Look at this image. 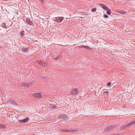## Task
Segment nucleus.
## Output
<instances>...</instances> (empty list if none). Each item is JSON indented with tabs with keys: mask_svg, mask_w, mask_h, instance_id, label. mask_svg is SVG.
<instances>
[{
	"mask_svg": "<svg viewBox=\"0 0 135 135\" xmlns=\"http://www.w3.org/2000/svg\"><path fill=\"white\" fill-rule=\"evenodd\" d=\"M80 90L78 88H74L71 91V94L76 95L79 93L80 92Z\"/></svg>",
	"mask_w": 135,
	"mask_h": 135,
	"instance_id": "1",
	"label": "nucleus"
},
{
	"mask_svg": "<svg viewBox=\"0 0 135 135\" xmlns=\"http://www.w3.org/2000/svg\"><path fill=\"white\" fill-rule=\"evenodd\" d=\"M29 120V118L28 117H26L25 119H19L18 120V122L19 123H26L28 122Z\"/></svg>",
	"mask_w": 135,
	"mask_h": 135,
	"instance_id": "2",
	"label": "nucleus"
},
{
	"mask_svg": "<svg viewBox=\"0 0 135 135\" xmlns=\"http://www.w3.org/2000/svg\"><path fill=\"white\" fill-rule=\"evenodd\" d=\"M33 96L35 98H42L44 97V95L39 93H34Z\"/></svg>",
	"mask_w": 135,
	"mask_h": 135,
	"instance_id": "3",
	"label": "nucleus"
},
{
	"mask_svg": "<svg viewBox=\"0 0 135 135\" xmlns=\"http://www.w3.org/2000/svg\"><path fill=\"white\" fill-rule=\"evenodd\" d=\"M57 20V21L58 22H60L64 20V17H58L55 18Z\"/></svg>",
	"mask_w": 135,
	"mask_h": 135,
	"instance_id": "4",
	"label": "nucleus"
},
{
	"mask_svg": "<svg viewBox=\"0 0 135 135\" xmlns=\"http://www.w3.org/2000/svg\"><path fill=\"white\" fill-rule=\"evenodd\" d=\"M29 48H25L24 47L22 48L21 50L23 53H27L29 50Z\"/></svg>",
	"mask_w": 135,
	"mask_h": 135,
	"instance_id": "5",
	"label": "nucleus"
},
{
	"mask_svg": "<svg viewBox=\"0 0 135 135\" xmlns=\"http://www.w3.org/2000/svg\"><path fill=\"white\" fill-rule=\"evenodd\" d=\"M63 132H77L78 131V130L76 129H73L70 128L68 130L65 129L63 130Z\"/></svg>",
	"mask_w": 135,
	"mask_h": 135,
	"instance_id": "6",
	"label": "nucleus"
},
{
	"mask_svg": "<svg viewBox=\"0 0 135 135\" xmlns=\"http://www.w3.org/2000/svg\"><path fill=\"white\" fill-rule=\"evenodd\" d=\"M60 117L62 119L66 120L68 118V117L66 115L61 114L60 115Z\"/></svg>",
	"mask_w": 135,
	"mask_h": 135,
	"instance_id": "7",
	"label": "nucleus"
},
{
	"mask_svg": "<svg viewBox=\"0 0 135 135\" xmlns=\"http://www.w3.org/2000/svg\"><path fill=\"white\" fill-rule=\"evenodd\" d=\"M38 64L44 67L45 66V62H43L42 61H39L38 62Z\"/></svg>",
	"mask_w": 135,
	"mask_h": 135,
	"instance_id": "8",
	"label": "nucleus"
},
{
	"mask_svg": "<svg viewBox=\"0 0 135 135\" xmlns=\"http://www.w3.org/2000/svg\"><path fill=\"white\" fill-rule=\"evenodd\" d=\"M128 127H129L128 124L125 126H122L120 128V130H121L122 129H128Z\"/></svg>",
	"mask_w": 135,
	"mask_h": 135,
	"instance_id": "9",
	"label": "nucleus"
},
{
	"mask_svg": "<svg viewBox=\"0 0 135 135\" xmlns=\"http://www.w3.org/2000/svg\"><path fill=\"white\" fill-rule=\"evenodd\" d=\"M135 124V121H133L132 122H131L129 123L128 125V127L130 126H132L133 124Z\"/></svg>",
	"mask_w": 135,
	"mask_h": 135,
	"instance_id": "10",
	"label": "nucleus"
},
{
	"mask_svg": "<svg viewBox=\"0 0 135 135\" xmlns=\"http://www.w3.org/2000/svg\"><path fill=\"white\" fill-rule=\"evenodd\" d=\"M6 127V126L3 124H0V128H5Z\"/></svg>",
	"mask_w": 135,
	"mask_h": 135,
	"instance_id": "11",
	"label": "nucleus"
},
{
	"mask_svg": "<svg viewBox=\"0 0 135 135\" xmlns=\"http://www.w3.org/2000/svg\"><path fill=\"white\" fill-rule=\"evenodd\" d=\"M26 83L25 82H21L20 83V85L22 86H26Z\"/></svg>",
	"mask_w": 135,
	"mask_h": 135,
	"instance_id": "12",
	"label": "nucleus"
},
{
	"mask_svg": "<svg viewBox=\"0 0 135 135\" xmlns=\"http://www.w3.org/2000/svg\"><path fill=\"white\" fill-rule=\"evenodd\" d=\"M1 26L4 28H7V27L6 26V24L5 23H2L1 24Z\"/></svg>",
	"mask_w": 135,
	"mask_h": 135,
	"instance_id": "13",
	"label": "nucleus"
},
{
	"mask_svg": "<svg viewBox=\"0 0 135 135\" xmlns=\"http://www.w3.org/2000/svg\"><path fill=\"white\" fill-rule=\"evenodd\" d=\"M24 31L23 30H22L20 32V35L22 37H23V36L25 35V34L24 33Z\"/></svg>",
	"mask_w": 135,
	"mask_h": 135,
	"instance_id": "14",
	"label": "nucleus"
},
{
	"mask_svg": "<svg viewBox=\"0 0 135 135\" xmlns=\"http://www.w3.org/2000/svg\"><path fill=\"white\" fill-rule=\"evenodd\" d=\"M26 22L27 23H29L30 24H31V22L29 18H27L26 19Z\"/></svg>",
	"mask_w": 135,
	"mask_h": 135,
	"instance_id": "15",
	"label": "nucleus"
},
{
	"mask_svg": "<svg viewBox=\"0 0 135 135\" xmlns=\"http://www.w3.org/2000/svg\"><path fill=\"white\" fill-rule=\"evenodd\" d=\"M107 13L108 15H110L111 14V11L109 8H108L107 9Z\"/></svg>",
	"mask_w": 135,
	"mask_h": 135,
	"instance_id": "16",
	"label": "nucleus"
},
{
	"mask_svg": "<svg viewBox=\"0 0 135 135\" xmlns=\"http://www.w3.org/2000/svg\"><path fill=\"white\" fill-rule=\"evenodd\" d=\"M102 8L105 10H107L108 9L107 7L104 4V6H102Z\"/></svg>",
	"mask_w": 135,
	"mask_h": 135,
	"instance_id": "17",
	"label": "nucleus"
},
{
	"mask_svg": "<svg viewBox=\"0 0 135 135\" xmlns=\"http://www.w3.org/2000/svg\"><path fill=\"white\" fill-rule=\"evenodd\" d=\"M119 13H120L124 14H126V11H123L122 10H120L119 12Z\"/></svg>",
	"mask_w": 135,
	"mask_h": 135,
	"instance_id": "18",
	"label": "nucleus"
},
{
	"mask_svg": "<svg viewBox=\"0 0 135 135\" xmlns=\"http://www.w3.org/2000/svg\"><path fill=\"white\" fill-rule=\"evenodd\" d=\"M9 101L10 103H12L13 104H15L16 103V102L14 100H10Z\"/></svg>",
	"mask_w": 135,
	"mask_h": 135,
	"instance_id": "19",
	"label": "nucleus"
},
{
	"mask_svg": "<svg viewBox=\"0 0 135 135\" xmlns=\"http://www.w3.org/2000/svg\"><path fill=\"white\" fill-rule=\"evenodd\" d=\"M60 59V56H57L55 58V59L56 60H58Z\"/></svg>",
	"mask_w": 135,
	"mask_h": 135,
	"instance_id": "20",
	"label": "nucleus"
},
{
	"mask_svg": "<svg viewBox=\"0 0 135 135\" xmlns=\"http://www.w3.org/2000/svg\"><path fill=\"white\" fill-rule=\"evenodd\" d=\"M96 8H93L91 9V11L92 12H95L96 11Z\"/></svg>",
	"mask_w": 135,
	"mask_h": 135,
	"instance_id": "21",
	"label": "nucleus"
},
{
	"mask_svg": "<svg viewBox=\"0 0 135 135\" xmlns=\"http://www.w3.org/2000/svg\"><path fill=\"white\" fill-rule=\"evenodd\" d=\"M111 84V83L109 82H108L107 83V86H109V87H110V85Z\"/></svg>",
	"mask_w": 135,
	"mask_h": 135,
	"instance_id": "22",
	"label": "nucleus"
},
{
	"mask_svg": "<svg viewBox=\"0 0 135 135\" xmlns=\"http://www.w3.org/2000/svg\"><path fill=\"white\" fill-rule=\"evenodd\" d=\"M51 107V108H56L57 107V106H56V105H52V106H50Z\"/></svg>",
	"mask_w": 135,
	"mask_h": 135,
	"instance_id": "23",
	"label": "nucleus"
},
{
	"mask_svg": "<svg viewBox=\"0 0 135 135\" xmlns=\"http://www.w3.org/2000/svg\"><path fill=\"white\" fill-rule=\"evenodd\" d=\"M84 48H87L88 49H90V47H89V46H84Z\"/></svg>",
	"mask_w": 135,
	"mask_h": 135,
	"instance_id": "24",
	"label": "nucleus"
},
{
	"mask_svg": "<svg viewBox=\"0 0 135 135\" xmlns=\"http://www.w3.org/2000/svg\"><path fill=\"white\" fill-rule=\"evenodd\" d=\"M29 86H31L32 85V82L29 83L28 84Z\"/></svg>",
	"mask_w": 135,
	"mask_h": 135,
	"instance_id": "25",
	"label": "nucleus"
},
{
	"mask_svg": "<svg viewBox=\"0 0 135 135\" xmlns=\"http://www.w3.org/2000/svg\"><path fill=\"white\" fill-rule=\"evenodd\" d=\"M104 93H107V95H108V94H109V92L108 91H106L104 92Z\"/></svg>",
	"mask_w": 135,
	"mask_h": 135,
	"instance_id": "26",
	"label": "nucleus"
},
{
	"mask_svg": "<svg viewBox=\"0 0 135 135\" xmlns=\"http://www.w3.org/2000/svg\"><path fill=\"white\" fill-rule=\"evenodd\" d=\"M30 86H29V85L28 84H27V83H26V86L25 87L28 88Z\"/></svg>",
	"mask_w": 135,
	"mask_h": 135,
	"instance_id": "27",
	"label": "nucleus"
},
{
	"mask_svg": "<svg viewBox=\"0 0 135 135\" xmlns=\"http://www.w3.org/2000/svg\"><path fill=\"white\" fill-rule=\"evenodd\" d=\"M104 17H105V18H107L108 17V15H104Z\"/></svg>",
	"mask_w": 135,
	"mask_h": 135,
	"instance_id": "28",
	"label": "nucleus"
},
{
	"mask_svg": "<svg viewBox=\"0 0 135 135\" xmlns=\"http://www.w3.org/2000/svg\"><path fill=\"white\" fill-rule=\"evenodd\" d=\"M84 46L83 45V46H79V47L80 48H84Z\"/></svg>",
	"mask_w": 135,
	"mask_h": 135,
	"instance_id": "29",
	"label": "nucleus"
},
{
	"mask_svg": "<svg viewBox=\"0 0 135 135\" xmlns=\"http://www.w3.org/2000/svg\"><path fill=\"white\" fill-rule=\"evenodd\" d=\"M114 128V127H113V128H112V127H109V129H110V130L113 129Z\"/></svg>",
	"mask_w": 135,
	"mask_h": 135,
	"instance_id": "30",
	"label": "nucleus"
},
{
	"mask_svg": "<svg viewBox=\"0 0 135 135\" xmlns=\"http://www.w3.org/2000/svg\"><path fill=\"white\" fill-rule=\"evenodd\" d=\"M100 6H104V4H100Z\"/></svg>",
	"mask_w": 135,
	"mask_h": 135,
	"instance_id": "31",
	"label": "nucleus"
},
{
	"mask_svg": "<svg viewBox=\"0 0 135 135\" xmlns=\"http://www.w3.org/2000/svg\"><path fill=\"white\" fill-rule=\"evenodd\" d=\"M53 20L55 22H56L57 21V20L56 19H54Z\"/></svg>",
	"mask_w": 135,
	"mask_h": 135,
	"instance_id": "32",
	"label": "nucleus"
}]
</instances>
